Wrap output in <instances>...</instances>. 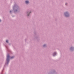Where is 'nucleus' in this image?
I'll list each match as a JSON object with an SVG mask.
<instances>
[{
	"label": "nucleus",
	"instance_id": "423d86ee",
	"mask_svg": "<svg viewBox=\"0 0 74 74\" xmlns=\"http://www.w3.org/2000/svg\"><path fill=\"white\" fill-rule=\"evenodd\" d=\"M45 46H46V45H43V47H45Z\"/></svg>",
	"mask_w": 74,
	"mask_h": 74
},
{
	"label": "nucleus",
	"instance_id": "39448f33",
	"mask_svg": "<svg viewBox=\"0 0 74 74\" xmlns=\"http://www.w3.org/2000/svg\"><path fill=\"white\" fill-rule=\"evenodd\" d=\"M13 58H14V57H11V59H13Z\"/></svg>",
	"mask_w": 74,
	"mask_h": 74
},
{
	"label": "nucleus",
	"instance_id": "20e7f679",
	"mask_svg": "<svg viewBox=\"0 0 74 74\" xmlns=\"http://www.w3.org/2000/svg\"><path fill=\"white\" fill-rule=\"evenodd\" d=\"M56 52L54 53L53 54V56H55V55H56Z\"/></svg>",
	"mask_w": 74,
	"mask_h": 74
},
{
	"label": "nucleus",
	"instance_id": "1a4fd4ad",
	"mask_svg": "<svg viewBox=\"0 0 74 74\" xmlns=\"http://www.w3.org/2000/svg\"><path fill=\"white\" fill-rule=\"evenodd\" d=\"M10 12H11V11H10Z\"/></svg>",
	"mask_w": 74,
	"mask_h": 74
},
{
	"label": "nucleus",
	"instance_id": "7ed1b4c3",
	"mask_svg": "<svg viewBox=\"0 0 74 74\" xmlns=\"http://www.w3.org/2000/svg\"><path fill=\"white\" fill-rule=\"evenodd\" d=\"M25 3H26V4H28V3H29V1H25Z\"/></svg>",
	"mask_w": 74,
	"mask_h": 74
},
{
	"label": "nucleus",
	"instance_id": "f8f14e48",
	"mask_svg": "<svg viewBox=\"0 0 74 74\" xmlns=\"http://www.w3.org/2000/svg\"><path fill=\"white\" fill-rule=\"evenodd\" d=\"M66 4H67V3H66Z\"/></svg>",
	"mask_w": 74,
	"mask_h": 74
},
{
	"label": "nucleus",
	"instance_id": "f257e3e1",
	"mask_svg": "<svg viewBox=\"0 0 74 74\" xmlns=\"http://www.w3.org/2000/svg\"><path fill=\"white\" fill-rule=\"evenodd\" d=\"M64 15H65L66 16H69V14L67 12H66L64 13Z\"/></svg>",
	"mask_w": 74,
	"mask_h": 74
},
{
	"label": "nucleus",
	"instance_id": "9b49d317",
	"mask_svg": "<svg viewBox=\"0 0 74 74\" xmlns=\"http://www.w3.org/2000/svg\"><path fill=\"white\" fill-rule=\"evenodd\" d=\"M27 15H28V16H29V14H27Z\"/></svg>",
	"mask_w": 74,
	"mask_h": 74
},
{
	"label": "nucleus",
	"instance_id": "f03ea898",
	"mask_svg": "<svg viewBox=\"0 0 74 74\" xmlns=\"http://www.w3.org/2000/svg\"><path fill=\"white\" fill-rule=\"evenodd\" d=\"M10 58V56H9V55H8L7 57V61H8V60H9V58Z\"/></svg>",
	"mask_w": 74,
	"mask_h": 74
},
{
	"label": "nucleus",
	"instance_id": "0eeeda50",
	"mask_svg": "<svg viewBox=\"0 0 74 74\" xmlns=\"http://www.w3.org/2000/svg\"><path fill=\"white\" fill-rule=\"evenodd\" d=\"M6 42H7V43L8 42V40H7L6 41Z\"/></svg>",
	"mask_w": 74,
	"mask_h": 74
},
{
	"label": "nucleus",
	"instance_id": "6e6552de",
	"mask_svg": "<svg viewBox=\"0 0 74 74\" xmlns=\"http://www.w3.org/2000/svg\"><path fill=\"white\" fill-rule=\"evenodd\" d=\"M72 48H73V47H71L70 49L71 50L72 49Z\"/></svg>",
	"mask_w": 74,
	"mask_h": 74
},
{
	"label": "nucleus",
	"instance_id": "9d476101",
	"mask_svg": "<svg viewBox=\"0 0 74 74\" xmlns=\"http://www.w3.org/2000/svg\"><path fill=\"white\" fill-rule=\"evenodd\" d=\"M0 22H1V20L0 19Z\"/></svg>",
	"mask_w": 74,
	"mask_h": 74
}]
</instances>
